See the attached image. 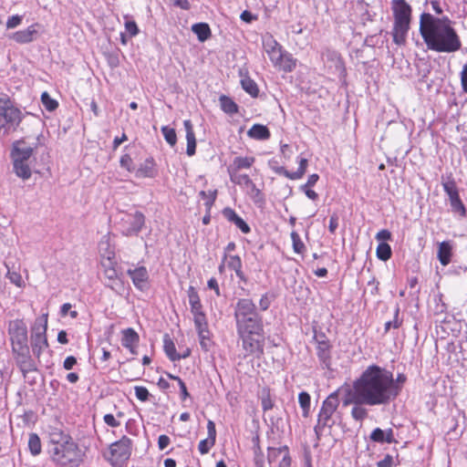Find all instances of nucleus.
<instances>
[{"mask_svg": "<svg viewBox=\"0 0 467 467\" xmlns=\"http://www.w3.org/2000/svg\"><path fill=\"white\" fill-rule=\"evenodd\" d=\"M352 389L358 399L368 406L388 405L398 397V387L393 381V372L378 366H368L354 380Z\"/></svg>", "mask_w": 467, "mask_h": 467, "instance_id": "obj_1", "label": "nucleus"}, {"mask_svg": "<svg viewBox=\"0 0 467 467\" xmlns=\"http://www.w3.org/2000/svg\"><path fill=\"white\" fill-rule=\"evenodd\" d=\"M420 34L428 49L438 53H454L462 41L448 16L437 17L423 12L420 16Z\"/></svg>", "mask_w": 467, "mask_h": 467, "instance_id": "obj_2", "label": "nucleus"}, {"mask_svg": "<svg viewBox=\"0 0 467 467\" xmlns=\"http://www.w3.org/2000/svg\"><path fill=\"white\" fill-rule=\"evenodd\" d=\"M48 453L54 463L60 467L78 465L81 462V451L72 437L59 430L49 432Z\"/></svg>", "mask_w": 467, "mask_h": 467, "instance_id": "obj_3", "label": "nucleus"}, {"mask_svg": "<svg viewBox=\"0 0 467 467\" xmlns=\"http://www.w3.org/2000/svg\"><path fill=\"white\" fill-rule=\"evenodd\" d=\"M393 15L392 39L397 46H404L410 29L412 7L406 0H391Z\"/></svg>", "mask_w": 467, "mask_h": 467, "instance_id": "obj_4", "label": "nucleus"}, {"mask_svg": "<svg viewBox=\"0 0 467 467\" xmlns=\"http://www.w3.org/2000/svg\"><path fill=\"white\" fill-rule=\"evenodd\" d=\"M339 406V399L337 391L331 393L323 400L319 412L317 414V421L314 427L317 439L319 441L323 436L326 429H331L336 424L335 414Z\"/></svg>", "mask_w": 467, "mask_h": 467, "instance_id": "obj_5", "label": "nucleus"}, {"mask_svg": "<svg viewBox=\"0 0 467 467\" xmlns=\"http://www.w3.org/2000/svg\"><path fill=\"white\" fill-rule=\"evenodd\" d=\"M22 119V111L10 99H0V135L16 130Z\"/></svg>", "mask_w": 467, "mask_h": 467, "instance_id": "obj_6", "label": "nucleus"}, {"mask_svg": "<svg viewBox=\"0 0 467 467\" xmlns=\"http://www.w3.org/2000/svg\"><path fill=\"white\" fill-rule=\"evenodd\" d=\"M234 319L236 327L263 320L262 315L257 311L256 306L250 298H240L234 307Z\"/></svg>", "mask_w": 467, "mask_h": 467, "instance_id": "obj_7", "label": "nucleus"}, {"mask_svg": "<svg viewBox=\"0 0 467 467\" xmlns=\"http://www.w3.org/2000/svg\"><path fill=\"white\" fill-rule=\"evenodd\" d=\"M47 314H43L36 317L31 328L32 351L37 358H39L42 352L48 348L47 338Z\"/></svg>", "mask_w": 467, "mask_h": 467, "instance_id": "obj_8", "label": "nucleus"}, {"mask_svg": "<svg viewBox=\"0 0 467 467\" xmlns=\"http://www.w3.org/2000/svg\"><path fill=\"white\" fill-rule=\"evenodd\" d=\"M441 185L444 192L448 195L451 212L462 218H465L467 216V210L461 200L459 190L452 175L442 176Z\"/></svg>", "mask_w": 467, "mask_h": 467, "instance_id": "obj_9", "label": "nucleus"}, {"mask_svg": "<svg viewBox=\"0 0 467 467\" xmlns=\"http://www.w3.org/2000/svg\"><path fill=\"white\" fill-rule=\"evenodd\" d=\"M145 224V216L140 211L123 213L118 222L119 230L125 236H136Z\"/></svg>", "mask_w": 467, "mask_h": 467, "instance_id": "obj_10", "label": "nucleus"}, {"mask_svg": "<svg viewBox=\"0 0 467 467\" xmlns=\"http://www.w3.org/2000/svg\"><path fill=\"white\" fill-rule=\"evenodd\" d=\"M8 335L12 342L13 350L25 349L27 343V327L23 319H14L8 323Z\"/></svg>", "mask_w": 467, "mask_h": 467, "instance_id": "obj_11", "label": "nucleus"}, {"mask_svg": "<svg viewBox=\"0 0 467 467\" xmlns=\"http://www.w3.org/2000/svg\"><path fill=\"white\" fill-rule=\"evenodd\" d=\"M246 356L259 358L264 354L265 336L252 333H237Z\"/></svg>", "mask_w": 467, "mask_h": 467, "instance_id": "obj_12", "label": "nucleus"}, {"mask_svg": "<svg viewBox=\"0 0 467 467\" xmlns=\"http://www.w3.org/2000/svg\"><path fill=\"white\" fill-rule=\"evenodd\" d=\"M127 275L130 277L137 290L145 292L150 288V274L144 265H132V266L127 270Z\"/></svg>", "mask_w": 467, "mask_h": 467, "instance_id": "obj_13", "label": "nucleus"}, {"mask_svg": "<svg viewBox=\"0 0 467 467\" xmlns=\"http://www.w3.org/2000/svg\"><path fill=\"white\" fill-rule=\"evenodd\" d=\"M321 57L331 73L337 74L339 78L345 76L346 68L340 55L337 51L327 48L321 53Z\"/></svg>", "mask_w": 467, "mask_h": 467, "instance_id": "obj_14", "label": "nucleus"}, {"mask_svg": "<svg viewBox=\"0 0 467 467\" xmlns=\"http://www.w3.org/2000/svg\"><path fill=\"white\" fill-rule=\"evenodd\" d=\"M132 441L127 436L113 442L110 447V454L116 462H123L129 460L131 455Z\"/></svg>", "mask_w": 467, "mask_h": 467, "instance_id": "obj_15", "label": "nucleus"}, {"mask_svg": "<svg viewBox=\"0 0 467 467\" xmlns=\"http://www.w3.org/2000/svg\"><path fill=\"white\" fill-rule=\"evenodd\" d=\"M344 406H348L352 404L353 408L351 410V417L357 421L364 420L368 415V411L364 406H368L367 402L361 401L358 399L356 391L351 389L348 397L343 401Z\"/></svg>", "mask_w": 467, "mask_h": 467, "instance_id": "obj_16", "label": "nucleus"}, {"mask_svg": "<svg viewBox=\"0 0 467 467\" xmlns=\"http://www.w3.org/2000/svg\"><path fill=\"white\" fill-rule=\"evenodd\" d=\"M15 352L16 353V364L25 377L29 372L36 371V362L29 355L27 345L25 347V349L16 348V351Z\"/></svg>", "mask_w": 467, "mask_h": 467, "instance_id": "obj_17", "label": "nucleus"}, {"mask_svg": "<svg viewBox=\"0 0 467 467\" xmlns=\"http://www.w3.org/2000/svg\"><path fill=\"white\" fill-rule=\"evenodd\" d=\"M41 26L38 23L32 24L27 28L14 32L9 38L17 44H29L35 41L38 36V28Z\"/></svg>", "mask_w": 467, "mask_h": 467, "instance_id": "obj_18", "label": "nucleus"}, {"mask_svg": "<svg viewBox=\"0 0 467 467\" xmlns=\"http://www.w3.org/2000/svg\"><path fill=\"white\" fill-rule=\"evenodd\" d=\"M282 455L278 467H291V457L289 454V449L286 445L279 448L268 447L267 449V461L269 464L275 462Z\"/></svg>", "mask_w": 467, "mask_h": 467, "instance_id": "obj_19", "label": "nucleus"}, {"mask_svg": "<svg viewBox=\"0 0 467 467\" xmlns=\"http://www.w3.org/2000/svg\"><path fill=\"white\" fill-rule=\"evenodd\" d=\"M263 47L271 62H277L285 48L273 37L267 36L263 38Z\"/></svg>", "mask_w": 467, "mask_h": 467, "instance_id": "obj_20", "label": "nucleus"}, {"mask_svg": "<svg viewBox=\"0 0 467 467\" xmlns=\"http://www.w3.org/2000/svg\"><path fill=\"white\" fill-rule=\"evenodd\" d=\"M106 279L105 285L118 294L124 291V284L121 277L119 275L116 268H109L103 271Z\"/></svg>", "mask_w": 467, "mask_h": 467, "instance_id": "obj_21", "label": "nucleus"}, {"mask_svg": "<svg viewBox=\"0 0 467 467\" xmlns=\"http://www.w3.org/2000/svg\"><path fill=\"white\" fill-rule=\"evenodd\" d=\"M296 63L297 59L285 49L282 52V56L278 57L277 62H272L276 69L285 73L292 72L296 68Z\"/></svg>", "mask_w": 467, "mask_h": 467, "instance_id": "obj_22", "label": "nucleus"}, {"mask_svg": "<svg viewBox=\"0 0 467 467\" xmlns=\"http://www.w3.org/2000/svg\"><path fill=\"white\" fill-rule=\"evenodd\" d=\"M222 213L223 217L229 221L230 223H233L235 224L237 228L241 230L244 234H248L251 231L250 226L244 221L243 218H241L234 209L230 207H225L223 209Z\"/></svg>", "mask_w": 467, "mask_h": 467, "instance_id": "obj_23", "label": "nucleus"}, {"mask_svg": "<svg viewBox=\"0 0 467 467\" xmlns=\"http://www.w3.org/2000/svg\"><path fill=\"white\" fill-rule=\"evenodd\" d=\"M370 440L378 443H397L392 429L382 430L376 428L370 433Z\"/></svg>", "mask_w": 467, "mask_h": 467, "instance_id": "obj_24", "label": "nucleus"}, {"mask_svg": "<svg viewBox=\"0 0 467 467\" xmlns=\"http://www.w3.org/2000/svg\"><path fill=\"white\" fill-rule=\"evenodd\" d=\"M34 149L31 146L26 145L23 141H18L14 145V149L12 150V158L13 161H26L31 158L33 155Z\"/></svg>", "mask_w": 467, "mask_h": 467, "instance_id": "obj_25", "label": "nucleus"}, {"mask_svg": "<svg viewBox=\"0 0 467 467\" xmlns=\"http://www.w3.org/2000/svg\"><path fill=\"white\" fill-rule=\"evenodd\" d=\"M453 246L451 241H442L439 243L437 257L441 265H448L451 261Z\"/></svg>", "mask_w": 467, "mask_h": 467, "instance_id": "obj_26", "label": "nucleus"}, {"mask_svg": "<svg viewBox=\"0 0 467 467\" xmlns=\"http://www.w3.org/2000/svg\"><path fill=\"white\" fill-rule=\"evenodd\" d=\"M331 348L330 343L317 342V356L319 362L326 368H329L331 365Z\"/></svg>", "mask_w": 467, "mask_h": 467, "instance_id": "obj_27", "label": "nucleus"}, {"mask_svg": "<svg viewBox=\"0 0 467 467\" xmlns=\"http://www.w3.org/2000/svg\"><path fill=\"white\" fill-rule=\"evenodd\" d=\"M156 163L152 157L147 158L137 170L136 175L139 178H153L157 171L155 169Z\"/></svg>", "mask_w": 467, "mask_h": 467, "instance_id": "obj_28", "label": "nucleus"}, {"mask_svg": "<svg viewBox=\"0 0 467 467\" xmlns=\"http://www.w3.org/2000/svg\"><path fill=\"white\" fill-rule=\"evenodd\" d=\"M183 126L186 131L187 150L188 156H193L196 151V139L193 131L192 124L190 119L183 121Z\"/></svg>", "mask_w": 467, "mask_h": 467, "instance_id": "obj_29", "label": "nucleus"}, {"mask_svg": "<svg viewBox=\"0 0 467 467\" xmlns=\"http://www.w3.org/2000/svg\"><path fill=\"white\" fill-rule=\"evenodd\" d=\"M195 329L197 331L202 348L208 351L212 346L211 332L209 330L208 323L197 325L195 326Z\"/></svg>", "mask_w": 467, "mask_h": 467, "instance_id": "obj_30", "label": "nucleus"}, {"mask_svg": "<svg viewBox=\"0 0 467 467\" xmlns=\"http://www.w3.org/2000/svg\"><path fill=\"white\" fill-rule=\"evenodd\" d=\"M255 161V158L253 156H238L233 161V163L228 167V171L238 172L242 169H249Z\"/></svg>", "mask_w": 467, "mask_h": 467, "instance_id": "obj_31", "label": "nucleus"}, {"mask_svg": "<svg viewBox=\"0 0 467 467\" xmlns=\"http://www.w3.org/2000/svg\"><path fill=\"white\" fill-rule=\"evenodd\" d=\"M247 135L248 137L257 140H265L270 138L271 133L266 126L262 124H254L247 131Z\"/></svg>", "mask_w": 467, "mask_h": 467, "instance_id": "obj_32", "label": "nucleus"}, {"mask_svg": "<svg viewBox=\"0 0 467 467\" xmlns=\"http://www.w3.org/2000/svg\"><path fill=\"white\" fill-rule=\"evenodd\" d=\"M163 344L164 352L171 361H177L187 358V355H181L177 353L175 344L168 335L164 336Z\"/></svg>", "mask_w": 467, "mask_h": 467, "instance_id": "obj_33", "label": "nucleus"}, {"mask_svg": "<svg viewBox=\"0 0 467 467\" xmlns=\"http://www.w3.org/2000/svg\"><path fill=\"white\" fill-rule=\"evenodd\" d=\"M140 340L138 333L131 327L122 330L121 345L126 348L137 347Z\"/></svg>", "mask_w": 467, "mask_h": 467, "instance_id": "obj_34", "label": "nucleus"}, {"mask_svg": "<svg viewBox=\"0 0 467 467\" xmlns=\"http://www.w3.org/2000/svg\"><path fill=\"white\" fill-rule=\"evenodd\" d=\"M219 102L221 109L228 115L236 114L239 110L238 105L226 95H221L219 98Z\"/></svg>", "mask_w": 467, "mask_h": 467, "instance_id": "obj_35", "label": "nucleus"}, {"mask_svg": "<svg viewBox=\"0 0 467 467\" xmlns=\"http://www.w3.org/2000/svg\"><path fill=\"white\" fill-rule=\"evenodd\" d=\"M192 31L197 36L199 41L204 42L211 36V29L206 23H197L192 25Z\"/></svg>", "mask_w": 467, "mask_h": 467, "instance_id": "obj_36", "label": "nucleus"}, {"mask_svg": "<svg viewBox=\"0 0 467 467\" xmlns=\"http://www.w3.org/2000/svg\"><path fill=\"white\" fill-rule=\"evenodd\" d=\"M190 309L193 316L194 326L208 323L202 303L190 306Z\"/></svg>", "mask_w": 467, "mask_h": 467, "instance_id": "obj_37", "label": "nucleus"}, {"mask_svg": "<svg viewBox=\"0 0 467 467\" xmlns=\"http://www.w3.org/2000/svg\"><path fill=\"white\" fill-rule=\"evenodd\" d=\"M14 171L16 174L24 179L27 180L31 177V170L26 161H13Z\"/></svg>", "mask_w": 467, "mask_h": 467, "instance_id": "obj_38", "label": "nucleus"}, {"mask_svg": "<svg viewBox=\"0 0 467 467\" xmlns=\"http://www.w3.org/2000/svg\"><path fill=\"white\" fill-rule=\"evenodd\" d=\"M237 333H252L261 335L264 334V322L263 320L256 321L249 325L236 327Z\"/></svg>", "mask_w": 467, "mask_h": 467, "instance_id": "obj_39", "label": "nucleus"}, {"mask_svg": "<svg viewBox=\"0 0 467 467\" xmlns=\"http://www.w3.org/2000/svg\"><path fill=\"white\" fill-rule=\"evenodd\" d=\"M230 180L233 183L237 184L241 187H249L253 181L247 174H243L235 171H228Z\"/></svg>", "mask_w": 467, "mask_h": 467, "instance_id": "obj_40", "label": "nucleus"}, {"mask_svg": "<svg viewBox=\"0 0 467 467\" xmlns=\"http://www.w3.org/2000/svg\"><path fill=\"white\" fill-rule=\"evenodd\" d=\"M298 402L300 408L302 409V415L304 418L309 417L310 414V406H311V397L309 393L306 391H301L298 394Z\"/></svg>", "mask_w": 467, "mask_h": 467, "instance_id": "obj_41", "label": "nucleus"}, {"mask_svg": "<svg viewBox=\"0 0 467 467\" xmlns=\"http://www.w3.org/2000/svg\"><path fill=\"white\" fill-rule=\"evenodd\" d=\"M241 85L244 90L251 97L256 98L259 93L257 84L250 77H244L241 79Z\"/></svg>", "mask_w": 467, "mask_h": 467, "instance_id": "obj_42", "label": "nucleus"}, {"mask_svg": "<svg viewBox=\"0 0 467 467\" xmlns=\"http://www.w3.org/2000/svg\"><path fill=\"white\" fill-rule=\"evenodd\" d=\"M28 449L33 456L40 454L42 445L39 436L36 433H30L28 438Z\"/></svg>", "mask_w": 467, "mask_h": 467, "instance_id": "obj_43", "label": "nucleus"}, {"mask_svg": "<svg viewBox=\"0 0 467 467\" xmlns=\"http://www.w3.org/2000/svg\"><path fill=\"white\" fill-rule=\"evenodd\" d=\"M260 399L262 409L264 411L270 410L274 408L275 402L272 399L269 389L265 388L262 389Z\"/></svg>", "mask_w": 467, "mask_h": 467, "instance_id": "obj_44", "label": "nucleus"}, {"mask_svg": "<svg viewBox=\"0 0 467 467\" xmlns=\"http://www.w3.org/2000/svg\"><path fill=\"white\" fill-rule=\"evenodd\" d=\"M298 169L296 171H290V180H299L301 179L306 171V168L308 165V161L306 158L298 157Z\"/></svg>", "mask_w": 467, "mask_h": 467, "instance_id": "obj_45", "label": "nucleus"}, {"mask_svg": "<svg viewBox=\"0 0 467 467\" xmlns=\"http://www.w3.org/2000/svg\"><path fill=\"white\" fill-rule=\"evenodd\" d=\"M377 257L381 261H387L391 257V247L387 243H379L376 250Z\"/></svg>", "mask_w": 467, "mask_h": 467, "instance_id": "obj_46", "label": "nucleus"}, {"mask_svg": "<svg viewBox=\"0 0 467 467\" xmlns=\"http://www.w3.org/2000/svg\"><path fill=\"white\" fill-rule=\"evenodd\" d=\"M125 19V32L129 37H133L137 36L140 32L139 27L134 20H132L129 16H124Z\"/></svg>", "mask_w": 467, "mask_h": 467, "instance_id": "obj_47", "label": "nucleus"}, {"mask_svg": "<svg viewBox=\"0 0 467 467\" xmlns=\"http://www.w3.org/2000/svg\"><path fill=\"white\" fill-rule=\"evenodd\" d=\"M161 133L168 144H170L171 147L175 146L177 142V135L173 128L163 126L161 127Z\"/></svg>", "mask_w": 467, "mask_h": 467, "instance_id": "obj_48", "label": "nucleus"}, {"mask_svg": "<svg viewBox=\"0 0 467 467\" xmlns=\"http://www.w3.org/2000/svg\"><path fill=\"white\" fill-rule=\"evenodd\" d=\"M41 102L44 108L49 112L54 111L58 107V102L56 99H52L47 91L42 93Z\"/></svg>", "mask_w": 467, "mask_h": 467, "instance_id": "obj_49", "label": "nucleus"}, {"mask_svg": "<svg viewBox=\"0 0 467 467\" xmlns=\"http://www.w3.org/2000/svg\"><path fill=\"white\" fill-rule=\"evenodd\" d=\"M268 167L274 171L275 172L276 174L278 175H283L288 179H290V171H288L287 170H285V167L281 166L279 164V161L273 158L271 160L268 161Z\"/></svg>", "mask_w": 467, "mask_h": 467, "instance_id": "obj_50", "label": "nucleus"}, {"mask_svg": "<svg viewBox=\"0 0 467 467\" xmlns=\"http://www.w3.org/2000/svg\"><path fill=\"white\" fill-rule=\"evenodd\" d=\"M291 240L293 244L294 252L298 254H303L306 250V246L296 232L293 231L291 233Z\"/></svg>", "mask_w": 467, "mask_h": 467, "instance_id": "obj_51", "label": "nucleus"}, {"mask_svg": "<svg viewBox=\"0 0 467 467\" xmlns=\"http://www.w3.org/2000/svg\"><path fill=\"white\" fill-rule=\"evenodd\" d=\"M441 294H438L434 296L433 311L435 315L444 314L447 311V305L444 303Z\"/></svg>", "mask_w": 467, "mask_h": 467, "instance_id": "obj_52", "label": "nucleus"}, {"mask_svg": "<svg viewBox=\"0 0 467 467\" xmlns=\"http://www.w3.org/2000/svg\"><path fill=\"white\" fill-rule=\"evenodd\" d=\"M227 260V266L231 270H238L242 268V260L238 255H227L224 254L223 261Z\"/></svg>", "mask_w": 467, "mask_h": 467, "instance_id": "obj_53", "label": "nucleus"}, {"mask_svg": "<svg viewBox=\"0 0 467 467\" xmlns=\"http://www.w3.org/2000/svg\"><path fill=\"white\" fill-rule=\"evenodd\" d=\"M200 195L206 200L205 202V206L207 208L208 211L211 210L212 206L213 205L215 200H216V197H217V191L216 190H213V191H209L208 192H204V191H201L200 192Z\"/></svg>", "mask_w": 467, "mask_h": 467, "instance_id": "obj_54", "label": "nucleus"}, {"mask_svg": "<svg viewBox=\"0 0 467 467\" xmlns=\"http://www.w3.org/2000/svg\"><path fill=\"white\" fill-rule=\"evenodd\" d=\"M6 277L9 279V281L12 284L16 285L17 287L21 288V287L25 286V282H24L23 277L20 275V273L16 272V271H11L10 269H8V271L6 273Z\"/></svg>", "mask_w": 467, "mask_h": 467, "instance_id": "obj_55", "label": "nucleus"}, {"mask_svg": "<svg viewBox=\"0 0 467 467\" xmlns=\"http://www.w3.org/2000/svg\"><path fill=\"white\" fill-rule=\"evenodd\" d=\"M399 315H400V308L396 307L395 312H394L393 320L388 321L385 323V326H384L385 333H388L391 327L399 328L401 326L402 321L399 319Z\"/></svg>", "mask_w": 467, "mask_h": 467, "instance_id": "obj_56", "label": "nucleus"}, {"mask_svg": "<svg viewBox=\"0 0 467 467\" xmlns=\"http://www.w3.org/2000/svg\"><path fill=\"white\" fill-rule=\"evenodd\" d=\"M248 188H249L248 193L255 203L263 202V200H264L263 193H262L261 190H259L256 187V185L254 183V182H252V184H250V186Z\"/></svg>", "mask_w": 467, "mask_h": 467, "instance_id": "obj_57", "label": "nucleus"}, {"mask_svg": "<svg viewBox=\"0 0 467 467\" xmlns=\"http://www.w3.org/2000/svg\"><path fill=\"white\" fill-rule=\"evenodd\" d=\"M214 444L215 441L206 438L199 442L198 450L201 454H207Z\"/></svg>", "mask_w": 467, "mask_h": 467, "instance_id": "obj_58", "label": "nucleus"}, {"mask_svg": "<svg viewBox=\"0 0 467 467\" xmlns=\"http://www.w3.org/2000/svg\"><path fill=\"white\" fill-rule=\"evenodd\" d=\"M134 389L135 396L138 400H140V401H147L149 400L150 394L147 388L143 386H136Z\"/></svg>", "mask_w": 467, "mask_h": 467, "instance_id": "obj_59", "label": "nucleus"}, {"mask_svg": "<svg viewBox=\"0 0 467 467\" xmlns=\"http://www.w3.org/2000/svg\"><path fill=\"white\" fill-rule=\"evenodd\" d=\"M116 262L114 261V253L109 252L107 257H103L101 260V266L103 271L109 268H115Z\"/></svg>", "mask_w": 467, "mask_h": 467, "instance_id": "obj_60", "label": "nucleus"}, {"mask_svg": "<svg viewBox=\"0 0 467 467\" xmlns=\"http://www.w3.org/2000/svg\"><path fill=\"white\" fill-rule=\"evenodd\" d=\"M120 166L126 169L128 171H133V161L130 154L126 153L120 157Z\"/></svg>", "mask_w": 467, "mask_h": 467, "instance_id": "obj_61", "label": "nucleus"}, {"mask_svg": "<svg viewBox=\"0 0 467 467\" xmlns=\"http://www.w3.org/2000/svg\"><path fill=\"white\" fill-rule=\"evenodd\" d=\"M190 306L201 303L198 292L193 286H190L187 291Z\"/></svg>", "mask_w": 467, "mask_h": 467, "instance_id": "obj_62", "label": "nucleus"}, {"mask_svg": "<svg viewBox=\"0 0 467 467\" xmlns=\"http://www.w3.org/2000/svg\"><path fill=\"white\" fill-rule=\"evenodd\" d=\"M254 464L256 467H264L265 465V461H264V454L261 451V448L260 446L257 444L255 447H254Z\"/></svg>", "mask_w": 467, "mask_h": 467, "instance_id": "obj_63", "label": "nucleus"}, {"mask_svg": "<svg viewBox=\"0 0 467 467\" xmlns=\"http://www.w3.org/2000/svg\"><path fill=\"white\" fill-rule=\"evenodd\" d=\"M460 75L462 88L464 93H467V62L463 65Z\"/></svg>", "mask_w": 467, "mask_h": 467, "instance_id": "obj_64", "label": "nucleus"}]
</instances>
